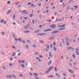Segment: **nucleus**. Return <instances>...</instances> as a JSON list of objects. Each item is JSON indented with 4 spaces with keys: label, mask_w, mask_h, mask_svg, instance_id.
I'll return each mask as SVG.
<instances>
[{
    "label": "nucleus",
    "mask_w": 79,
    "mask_h": 79,
    "mask_svg": "<svg viewBox=\"0 0 79 79\" xmlns=\"http://www.w3.org/2000/svg\"><path fill=\"white\" fill-rule=\"evenodd\" d=\"M40 42H41V43H42V44H44V41H43L42 40H40Z\"/></svg>",
    "instance_id": "a878e982"
},
{
    "label": "nucleus",
    "mask_w": 79,
    "mask_h": 79,
    "mask_svg": "<svg viewBox=\"0 0 79 79\" xmlns=\"http://www.w3.org/2000/svg\"><path fill=\"white\" fill-rule=\"evenodd\" d=\"M53 45L54 46H55V45H56V43H55V42H54L53 43Z\"/></svg>",
    "instance_id": "473e14b6"
},
{
    "label": "nucleus",
    "mask_w": 79,
    "mask_h": 79,
    "mask_svg": "<svg viewBox=\"0 0 79 79\" xmlns=\"http://www.w3.org/2000/svg\"><path fill=\"white\" fill-rule=\"evenodd\" d=\"M35 55H37V54H39V53L37 52H34Z\"/></svg>",
    "instance_id": "72a5a7b5"
},
{
    "label": "nucleus",
    "mask_w": 79,
    "mask_h": 79,
    "mask_svg": "<svg viewBox=\"0 0 79 79\" xmlns=\"http://www.w3.org/2000/svg\"><path fill=\"white\" fill-rule=\"evenodd\" d=\"M15 19H16V17L15 16V14H14L13 15V19H14V20H15Z\"/></svg>",
    "instance_id": "1a4fd4ad"
},
{
    "label": "nucleus",
    "mask_w": 79,
    "mask_h": 79,
    "mask_svg": "<svg viewBox=\"0 0 79 79\" xmlns=\"http://www.w3.org/2000/svg\"><path fill=\"white\" fill-rule=\"evenodd\" d=\"M26 47L27 48H29V47L27 45L26 46Z\"/></svg>",
    "instance_id": "69168bd1"
},
{
    "label": "nucleus",
    "mask_w": 79,
    "mask_h": 79,
    "mask_svg": "<svg viewBox=\"0 0 79 79\" xmlns=\"http://www.w3.org/2000/svg\"><path fill=\"white\" fill-rule=\"evenodd\" d=\"M73 56L74 58H75V55H74V54H73Z\"/></svg>",
    "instance_id": "09e8293b"
},
{
    "label": "nucleus",
    "mask_w": 79,
    "mask_h": 79,
    "mask_svg": "<svg viewBox=\"0 0 79 79\" xmlns=\"http://www.w3.org/2000/svg\"><path fill=\"white\" fill-rule=\"evenodd\" d=\"M7 77L8 79H9V78H12V76L11 75H9L7 76Z\"/></svg>",
    "instance_id": "423d86ee"
},
{
    "label": "nucleus",
    "mask_w": 79,
    "mask_h": 79,
    "mask_svg": "<svg viewBox=\"0 0 79 79\" xmlns=\"http://www.w3.org/2000/svg\"><path fill=\"white\" fill-rule=\"evenodd\" d=\"M2 68H3L4 69H6V68L4 66H3Z\"/></svg>",
    "instance_id": "e2e57ef3"
},
{
    "label": "nucleus",
    "mask_w": 79,
    "mask_h": 79,
    "mask_svg": "<svg viewBox=\"0 0 79 79\" xmlns=\"http://www.w3.org/2000/svg\"><path fill=\"white\" fill-rule=\"evenodd\" d=\"M74 49H75V48H72V52H73V51H74Z\"/></svg>",
    "instance_id": "0e129e2a"
},
{
    "label": "nucleus",
    "mask_w": 79,
    "mask_h": 79,
    "mask_svg": "<svg viewBox=\"0 0 79 79\" xmlns=\"http://www.w3.org/2000/svg\"><path fill=\"white\" fill-rule=\"evenodd\" d=\"M52 31V29H48L47 30H44V31L45 32H48V31Z\"/></svg>",
    "instance_id": "7ed1b4c3"
},
{
    "label": "nucleus",
    "mask_w": 79,
    "mask_h": 79,
    "mask_svg": "<svg viewBox=\"0 0 79 79\" xmlns=\"http://www.w3.org/2000/svg\"><path fill=\"white\" fill-rule=\"evenodd\" d=\"M55 71H58V69H56V68H55Z\"/></svg>",
    "instance_id": "c756f323"
},
{
    "label": "nucleus",
    "mask_w": 79,
    "mask_h": 79,
    "mask_svg": "<svg viewBox=\"0 0 79 79\" xmlns=\"http://www.w3.org/2000/svg\"><path fill=\"white\" fill-rule=\"evenodd\" d=\"M58 32H59V31H55L51 33V34H56V33H58Z\"/></svg>",
    "instance_id": "39448f33"
},
{
    "label": "nucleus",
    "mask_w": 79,
    "mask_h": 79,
    "mask_svg": "<svg viewBox=\"0 0 79 79\" xmlns=\"http://www.w3.org/2000/svg\"><path fill=\"white\" fill-rule=\"evenodd\" d=\"M49 40H52V39H55V38H52V37H50L49 38Z\"/></svg>",
    "instance_id": "a211bd4d"
},
{
    "label": "nucleus",
    "mask_w": 79,
    "mask_h": 79,
    "mask_svg": "<svg viewBox=\"0 0 79 79\" xmlns=\"http://www.w3.org/2000/svg\"><path fill=\"white\" fill-rule=\"evenodd\" d=\"M31 2H29L27 4V5H31Z\"/></svg>",
    "instance_id": "ea45409f"
},
{
    "label": "nucleus",
    "mask_w": 79,
    "mask_h": 79,
    "mask_svg": "<svg viewBox=\"0 0 79 79\" xmlns=\"http://www.w3.org/2000/svg\"><path fill=\"white\" fill-rule=\"evenodd\" d=\"M40 58H42L43 57V56H41V55H40Z\"/></svg>",
    "instance_id": "774afa93"
},
{
    "label": "nucleus",
    "mask_w": 79,
    "mask_h": 79,
    "mask_svg": "<svg viewBox=\"0 0 79 79\" xmlns=\"http://www.w3.org/2000/svg\"><path fill=\"white\" fill-rule=\"evenodd\" d=\"M54 51H56L57 50V49L55 48V47H54Z\"/></svg>",
    "instance_id": "393cba45"
},
{
    "label": "nucleus",
    "mask_w": 79,
    "mask_h": 79,
    "mask_svg": "<svg viewBox=\"0 0 79 79\" xmlns=\"http://www.w3.org/2000/svg\"><path fill=\"white\" fill-rule=\"evenodd\" d=\"M39 27L40 28H41V27H42V25H40Z\"/></svg>",
    "instance_id": "a18cd8bd"
},
{
    "label": "nucleus",
    "mask_w": 79,
    "mask_h": 79,
    "mask_svg": "<svg viewBox=\"0 0 79 79\" xmlns=\"http://www.w3.org/2000/svg\"><path fill=\"white\" fill-rule=\"evenodd\" d=\"M47 47L48 49H49L50 48V46H49V45H48V46H47Z\"/></svg>",
    "instance_id": "79ce46f5"
},
{
    "label": "nucleus",
    "mask_w": 79,
    "mask_h": 79,
    "mask_svg": "<svg viewBox=\"0 0 79 79\" xmlns=\"http://www.w3.org/2000/svg\"><path fill=\"white\" fill-rule=\"evenodd\" d=\"M53 67H54L53 66L50 67L49 68V69L47 71L45 72V73H43L44 74H47V73H49V72H50V70H51V69H53Z\"/></svg>",
    "instance_id": "f257e3e1"
},
{
    "label": "nucleus",
    "mask_w": 79,
    "mask_h": 79,
    "mask_svg": "<svg viewBox=\"0 0 79 79\" xmlns=\"http://www.w3.org/2000/svg\"><path fill=\"white\" fill-rule=\"evenodd\" d=\"M64 29H65V27H64V28L62 27L59 29V30H58V31H61V30H64Z\"/></svg>",
    "instance_id": "9b49d317"
},
{
    "label": "nucleus",
    "mask_w": 79,
    "mask_h": 79,
    "mask_svg": "<svg viewBox=\"0 0 79 79\" xmlns=\"http://www.w3.org/2000/svg\"><path fill=\"white\" fill-rule=\"evenodd\" d=\"M12 36H13V37H14V38H15V37H16V36L14 34H12Z\"/></svg>",
    "instance_id": "2f4dec72"
},
{
    "label": "nucleus",
    "mask_w": 79,
    "mask_h": 79,
    "mask_svg": "<svg viewBox=\"0 0 79 79\" xmlns=\"http://www.w3.org/2000/svg\"><path fill=\"white\" fill-rule=\"evenodd\" d=\"M13 24L14 25H16V23H15V22H14L13 23Z\"/></svg>",
    "instance_id": "680f3d73"
},
{
    "label": "nucleus",
    "mask_w": 79,
    "mask_h": 79,
    "mask_svg": "<svg viewBox=\"0 0 79 79\" xmlns=\"http://www.w3.org/2000/svg\"><path fill=\"white\" fill-rule=\"evenodd\" d=\"M79 48H77V49L75 50L76 51H77V50H79Z\"/></svg>",
    "instance_id": "37998d69"
},
{
    "label": "nucleus",
    "mask_w": 79,
    "mask_h": 79,
    "mask_svg": "<svg viewBox=\"0 0 79 79\" xmlns=\"http://www.w3.org/2000/svg\"><path fill=\"white\" fill-rule=\"evenodd\" d=\"M12 76L13 77H14V78L15 79V78H16V77L15 76V75H12Z\"/></svg>",
    "instance_id": "f704fd0d"
},
{
    "label": "nucleus",
    "mask_w": 79,
    "mask_h": 79,
    "mask_svg": "<svg viewBox=\"0 0 79 79\" xmlns=\"http://www.w3.org/2000/svg\"><path fill=\"white\" fill-rule=\"evenodd\" d=\"M49 56H50V57H52V52H49Z\"/></svg>",
    "instance_id": "f8f14e48"
},
{
    "label": "nucleus",
    "mask_w": 79,
    "mask_h": 79,
    "mask_svg": "<svg viewBox=\"0 0 79 79\" xmlns=\"http://www.w3.org/2000/svg\"><path fill=\"white\" fill-rule=\"evenodd\" d=\"M26 10H23L22 11V13H23V14H25L26 13Z\"/></svg>",
    "instance_id": "0eeeda50"
},
{
    "label": "nucleus",
    "mask_w": 79,
    "mask_h": 79,
    "mask_svg": "<svg viewBox=\"0 0 79 79\" xmlns=\"http://www.w3.org/2000/svg\"><path fill=\"white\" fill-rule=\"evenodd\" d=\"M69 9H70V8L69 7V6H68L67 8V10H69Z\"/></svg>",
    "instance_id": "864d4df0"
},
{
    "label": "nucleus",
    "mask_w": 79,
    "mask_h": 79,
    "mask_svg": "<svg viewBox=\"0 0 79 79\" xmlns=\"http://www.w3.org/2000/svg\"><path fill=\"white\" fill-rule=\"evenodd\" d=\"M53 77V76L52 75H50L48 76V77Z\"/></svg>",
    "instance_id": "412c9836"
},
{
    "label": "nucleus",
    "mask_w": 79,
    "mask_h": 79,
    "mask_svg": "<svg viewBox=\"0 0 79 79\" xmlns=\"http://www.w3.org/2000/svg\"><path fill=\"white\" fill-rule=\"evenodd\" d=\"M34 75L35 76H38V74H37V73H34Z\"/></svg>",
    "instance_id": "cd10ccee"
},
{
    "label": "nucleus",
    "mask_w": 79,
    "mask_h": 79,
    "mask_svg": "<svg viewBox=\"0 0 79 79\" xmlns=\"http://www.w3.org/2000/svg\"><path fill=\"white\" fill-rule=\"evenodd\" d=\"M52 61H50L49 62H48V65H50L51 64H52Z\"/></svg>",
    "instance_id": "ddd939ff"
},
{
    "label": "nucleus",
    "mask_w": 79,
    "mask_h": 79,
    "mask_svg": "<svg viewBox=\"0 0 79 79\" xmlns=\"http://www.w3.org/2000/svg\"><path fill=\"white\" fill-rule=\"evenodd\" d=\"M45 50H46V52H48V49L46 48L45 49Z\"/></svg>",
    "instance_id": "a19ab883"
},
{
    "label": "nucleus",
    "mask_w": 79,
    "mask_h": 79,
    "mask_svg": "<svg viewBox=\"0 0 79 79\" xmlns=\"http://www.w3.org/2000/svg\"><path fill=\"white\" fill-rule=\"evenodd\" d=\"M10 61H12V60H13V58H12V57H10Z\"/></svg>",
    "instance_id": "8fccbe9b"
},
{
    "label": "nucleus",
    "mask_w": 79,
    "mask_h": 79,
    "mask_svg": "<svg viewBox=\"0 0 79 79\" xmlns=\"http://www.w3.org/2000/svg\"><path fill=\"white\" fill-rule=\"evenodd\" d=\"M10 3H11V2L10 1H9L7 2V4L8 5L10 4Z\"/></svg>",
    "instance_id": "c03bdc74"
},
{
    "label": "nucleus",
    "mask_w": 79,
    "mask_h": 79,
    "mask_svg": "<svg viewBox=\"0 0 79 79\" xmlns=\"http://www.w3.org/2000/svg\"><path fill=\"white\" fill-rule=\"evenodd\" d=\"M74 8H76V9L77 8V5H75L74 6Z\"/></svg>",
    "instance_id": "58836bf2"
},
{
    "label": "nucleus",
    "mask_w": 79,
    "mask_h": 79,
    "mask_svg": "<svg viewBox=\"0 0 79 79\" xmlns=\"http://www.w3.org/2000/svg\"><path fill=\"white\" fill-rule=\"evenodd\" d=\"M46 34V33H42V34H37V35H45Z\"/></svg>",
    "instance_id": "20e7f679"
},
{
    "label": "nucleus",
    "mask_w": 79,
    "mask_h": 79,
    "mask_svg": "<svg viewBox=\"0 0 79 79\" xmlns=\"http://www.w3.org/2000/svg\"><path fill=\"white\" fill-rule=\"evenodd\" d=\"M60 47H62V42H60Z\"/></svg>",
    "instance_id": "c9c22d12"
},
{
    "label": "nucleus",
    "mask_w": 79,
    "mask_h": 79,
    "mask_svg": "<svg viewBox=\"0 0 79 79\" xmlns=\"http://www.w3.org/2000/svg\"><path fill=\"white\" fill-rule=\"evenodd\" d=\"M21 66H22V68H25V66H24V64H23Z\"/></svg>",
    "instance_id": "4be33fe9"
},
{
    "label": "nucleus",
    "mask_w": 79,
    "mask_h": 79,
    "mask_svg": "<svg viewBox=\"0 0 79 79\" xmlns=\"http://www.w3.org/2000/svg\"><path fill=\"white\" fill-rule=\"evenodd\" d=\"M33 15H33V14H31L30 15V18H32V16H33Z\"/></svg>",
    "instance_id": "5701e85b"
},
{
    "label": "nucleus",
    "mask_w": 79,
    "mask_h": 79,
    "mask_svg": "<svg viewBox=\"0 0 79 79\" xmlns=\"http://www.w3.org/2000/svg\"><path fill=\"white\" fill-rule=\"evenodd\" d=\"M21 54V53H19L18 54V56H20Z\"/></svg>",
    "instance_id": "de8ad7c7"
},
{
    "label": "nucleus",
    "mask_w": 79,
    "mask_h": 79,
    "mask_svg": "<svg viewBox=\"0 0 79 79\" xmlns=\"http://www.w3.org/2000/svg\"><path fill=\"white\" fill-rule=\"evenodd\" d=\"M49 12V10H47L46 11V13H48V12Z\"/></svg>",
    "instance_id": "4d7b16f0"
},
{
    "label": "nucleus",
    "mask_w": 79,
    "mask_h": 79,
    "mask_svg": "<svg viewBox=\"0 0 79 79\" xmlns=\"http://www.w3.org/2000/svg\"><path fill=\"white\" fill-rule=\"evenodd\" d=\"M18 40L20 42H22L23 40L21 38H19L18 39Z\"/></svg>",
    "instance_id": "f3484780"
},
{
    "label": "nucleus",
    "mask_w": 79,
    "mask_h": 79,
    "mask_svg": "<svg viewBox=\"0 0 79 79\" xmlns=\"http://www.w3.org/2000/svg\"><path fill=\"white\" fill-rule=\"evenodd\" d=\"M56 75L57 77H59V78H60L61 77H60V75H59V74L57 73H56Z\"/></svg>",
    "instance_id": "9d476101"
},
{
    "label": "nucleus",
    "mask_w": 79,
    "mask_h": 79,
    "mask_svg": "<svg viewBox=\"0 0 79 79\" xmlns=\"http://www.w3.org/2000/svg\"><path fill=\"white\" fill-rule=\"evenodd\" d=\"M23 32L24 33H28V32H30V31H24Z\"/></svg>",
    "instance_id": "6ab92c4d"
},
{
    "label": "nucleus",
    "mask_w": 79,
    "mask_h": 79,
    "mask_svg": "<svg viewBox=\"0 0 79 79\" xmlns=\"http://www.w3.org/2000/svg\"><path fill=\"white\" fill-rule=\"evenodd\" d=\"M67 45L68 46L69 45V42H68V43H67Z\"/></svg>",
    "instance_id": "5fc2aeb1"
},
{
    "label": "nucleus",
    "mask_w": 79,
    "mask_h": 79,
    "mask_svg": "<svg viewBox=\"0 0 79 79\" xmlns=\"http://www.w3.org/2000/svg\"><path fill=\"white\" fill-rule=\"evenodd\" d=\"M40 30H38L35 31H34V32L35 33H37V32H40Z\"/></svg>",
    "instance_id": "4468645a"
},
{
    "label": "nucleus",
    "mask_w": 79,
    "mask_h": 79,
    "mask_svg": "<svg viewBox=\"0 0 79 79\" xmlns=\"http://www.w3.org/2000/svg\"><path fill=\"white\" fill-rule=\"evenodd\" d=\"M12 47L13 48H14V49H16V48L14 46H12Z\"/></svg>",
    "instance_id": "7c9ffc66"
},
{
    "label": "nucleus",
    "mask_w": 79,
    "mask_h": 79,
    "mask_svg": "<svg viewBox=\"0 0 79 79\" xmlns=\"http://www.w3.org/2000/svg\"><path fill=\"white\" fill-rule=\"evenodd\" d=\"M33 46L34 47V48H37V46H36V45H33Z\"/></svg>",
    "instance_id": "4c0bfd02"
},
{
    "label": "nucleus",
    "mask_w": 79,
    "mask_h": 79,
    "mask_svg": "<svg viewBox=\"0 0 79 79\" xmlns=\"http://www.w3.org/2000/svg\"><path fill=\"white\" fill-rule=\"evenodd\" d=\"M10 11H11V10H8V11H7V15H9V14H10Z\"/></svg>",
    "instance_id": "dca6fc26"
},
{
    "label": "nucleus",
    "mask_w": 79,
    "mask_h": 79,
    "mask_svg": "<svg viewBox=\"0 0 79 79\" xmlns=\"http://www.w3.org/2000/svg\"><path fill=\"white\" fill-rule=\"evenodd\" d=\"M22 42H23V44H25L26 43V41H25V40H23Z\"/></svg>",
    "instance_id": "e433bc0d"
},
{
    "label": "nucleus",
    "mask_w": 79,
    "mask_h": 79,
    "mask_svg": "<svg viewBox=\"0 0 79 79\" xmlns=\"http://www.w3.org/2000/svg\"><path fill=\"white\" fill-rule=\"evenodd\" d=\"M5 32H2L1 34L2 35H5Z\"/></svg>",
    "instance_id": "bb28decb"
},
{
    "label": "nucleus",
    "mask_w": 79,
    "mask_h": 79,
    "mask_svg": "<svg viewBox=\"0 0 79 79\" xmlns=\"http://www.w3.org/2000/svg\"><path fill=\"white\" fill-rule=\"evenodd\" d=\"M1 23H3V22H4V20H1Z\"/></svg>",
    "instance_id": "49530a36"
},
{
    "label": "nucleus",
    "mask_w": 79,
    "mask_h": 79,
    "mask_svg": "<svg viewBox=\"0 0 79 79\" xmlns=\"http://www.w3.org/2000/svg\"><path fill=\"white\" fill-rule=\"evenodd\" d=\"M20 77H23V75H22L21 74V75H20Z\"/></svg>",
    "instance_id": "338daca9"
},
{
    "label": "nucleus",
    "mask_w": 79,
    "mask_h": 79,
    "mask_svg": "<svg viewBox=\"0 0 79 79\" xmlns=\"http://www.w3.org/2000/svg\"><path fill=\"white\" fill-rule=\"evenodd\" d=\"M32 22L33 24H34V19H32Z\"/></svg>",
    "instance_id": "603ef678"
},
{
    "label": "nucleus",
    "mask_w": 79,
    "mask_h": 79,
    "mask_svg": "<svg viewBox=\"0 0 79 79\" xmlns=\"http://www.w3.org/2000/svg\"><path fill=\"white\" fill-rule=\"evenodd\" d=\"M50 27L51 28H52V29H55L56 25H55V24H52L50 26Z\"/></svg>",
    "instance_id": "f03ea898"
},
{
    "label": "nucleus",
    "mask_w": 79,
    "mask_h": 79,
    "mask_svg": "<svg viewBox=\"0 0 79 79\" xmlns=\"http://www.w3.org/2000/svg\"><path fill=\"white\" fill-rule=\"evenodd\" d=\"M34 6V5L32 4V5H31V7H33Z\"/></svg>",
    "instance_id": "13d9d810"
},
{
    "label": "nucleus",
    "mask_w": 79,
    "mask_h": 79,
    "mask_svg": "<svg viewBox=\"0 0 79 79\" xmlns=\"http://www.w3.org/2000/svg\"><path fill=\"white\" fill-rule=\"evenodd\" d=\"M30 29L31 30H33V28H32V27H30Z\"/></svg>",
    "instance_id": "bf43d9fd"
},
{
    "label": "nucleus",
    "mask_w": 79,
    "mask_h": 79,
    "mask_svg": "<svg viewBox=\"0 0 79 79\" xmlns=\"http://www.w3.org/2000/svg\"><path fill=\"white\" fill-rule=\"evenodd\" d=\"M16 56V55L15 54V53L14 52L12 54V56Z\"/></svg>",
    "instance_id": "b1692460"
},
{
    "label": "nucleus",
    "mask_w": 79,
    "mask_h": 79,
    "mask_svg": "<svg viewBox=\"0 0 79 79\" xmlns=\"http://www.w3.org/2000/svg\"><path fill=\"white\" fill-rule=\"evenodd\" d=\"M69 72H70V73H74V71L70 69L69 70Z\"/></svg>",
    "instance_id": "2eb2a0df"
},
{
    "label": "nucleus",
    "mask_w": 79,
    "mask_h": 79,
    "mask_svg": "<svg viewBox=\"0 0 79 79\" xmlns=\"http://www.w3.org/2000/svg\"><path fill=\"white\" fill-rule=\"evenodd\" d=\"M73 48L71 47H69L67 48V50H70L71 49Z\"/></svg>",
    "instance_id": "6e6552de"
},
{
    "label": "nucleus",
    "mask_w": 79,
    "mask_h": 79,
    "mask_svg": "<svg viewBox=\"0 0 79 79\" xmlns=\"http://www.w3.org/2000/svg\"><path fill=\"white\" fill-rule=\"evenodd\" d=\"M22 63H25V62L24 61V60H22Z\"/></svg>",
    "instance_id": "3c124183"
},
{
    "label": "nucleus",
    "mask_w": 79,
    "mask_h": 79,
    "mask_svg": "<svg viewBox=\"0 0 79 79\" xmlns=\"http://www.w3.org/2000/svg\"><path fill=\"white\" fill-rule=\"evenodd\" d=\"M66 42H68V38H67L66 39Z\"/></svg>",
    "instance_id": "052dcab7"
},
{
    "label": "nucleus",
    "mask_w": 79,
    "mask_h": 79,
    "mask_svg": "<svg viewBox=\"0 0 79 79\" xmlns=\"http://www.w3.org/2000/svg\"><path fill=\"white\" fill-rule=\"evenodd\" d=\"M76 36H77V34H76V35H74V37L75 38Z\"/></svg>",
    "instance_id": "6e6d98bb"
},
{
    "label": "nucleus",
    "mask_w": 79,
    "mask_h": 79,
    "mask_svg": "<svg viewBox=\"0 0 79 79\" xmlns=\"http://www.w3.org/2000/svg\"><path fill=\"white\" fill-rule=\"evenodd\" d=\"M76 54L77 55H79V52L77 51H76Z\"/></svg>",
    "instance_id": "aec40b11"
},
{
    "label": "nucleus",
    "mask_w": 79,
    "mask_h": 79,
    "mask_svg": "<svg viewBox=\"0 0 79 79\" xmlns=\"http://www.w3.org/2000/svg\"><path fill=\"white\" fill-rule=\"evenodd\" d=\"M24 28H25V29H28V27H27V26H25L24 27Z\"/></svg>",
    "instance_id": "c85d7f7f"
}]
</instances>
